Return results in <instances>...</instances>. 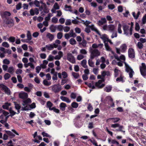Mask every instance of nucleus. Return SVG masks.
Here are the masks:
<instances>
[{"label":"nucleus","mask_w":146,"mask_h":146,"mask_svg":"<svg viewBox=\"0 0 146 146\" xmlns=\"http://www.w3.org/2000/svg\"><path fill=\"white\" fill-rule=\"evenodd\" d=\"M23 105L25 106L24 107H22V110H30L31 109L30 106L28 104L31 102V100L29 98H28L27 100H24L23 101Z\"/></svg>","instance_id":"nucleus-1"},{"label":"nucleus","mask_w":146,"mask_h":146,"mask_svg":"<svg viewBox=\"0 0 146 146\" xmlns=\"http://www.w3.org/2000/svg\"><path fill=\"white\" fill-rule=\"evenodd\" d=\"M51 87L52 91L56 94L59 92L62 89V87L59 84H54L51 86Z\"/></svg>","instance_id":"nucleus-2"},{"label":"nucleus","mask_w":146,"mask_h":146,"mask_svg":"<svg viewBox=\"0 0 146 146\" xmlns=\"http://www.w3.org/2000/svg\"><path fill=\"white\" fill-rule=\"evenodd\" d=\"M141 66L140 67V70L141 74L144 78L146 76V66L145 63L141 64Z\"/></svg>","instance_id":"nucleus-3"},{"label":"nucleus","mask_w":146,"mask_h":146,"mask_svg":"<svg viewBox=\"0 0 146 146\" xmlns=\"http://www.w3.org/2000/svg\"><path fill=\"white\" fill-rule=\"evenodd\" d=\"M100 54V52L98 50L94 49L91 52L90 58L92 59H93L95 57L98 56Z\"/></svg>","instance_id":"nucleus-4"},{"label":"nucleus","mask_w":146,"mask_h":146,"mask_svg":"<svg viewBox=\"0 0 146 146\" xmlns=\"http://www.w3.org/2000/svg\"><path fill=\"white\" fill-rule=\"evenodd\" d=\"M67 59L69 61L72 63H74L75 62L74 57L71 53L67 54Z\"/></svg>","instance_id":"nucleus-5"},{"label":"nucleus","mask_w":146,"mask_h":146,"mask_svg":"<svg viewBox=\"0 0 146 146\" xmlns=\"http://www.w3.org/2000/svg\"><path fill=\"white\" fill-rule=\"evenodd\" d=\"M129 57L131 59L135 57V52L134 50L131 48L129 49L128 51Z\"/></svg>","instance_id":"nucleus-6"},{"label":"nucleus","mask_w":146,"mask_h":146,"mask_svg":"<svg viewBox=\"0 0 146 146\" xmlns=\"http://www.w3.org/2000/svg\"><path fill=\"white\" fill-rule=\"evenodd\" d=\"M0 88L4 90L5 93L7 95H10L11 92L9 88L3 84H0Z\"/></svg>","instance_id":"nucleus-7"},{"label":"nucleus","mask_w":146,"mask_h":146,"mask_svg":"<svg viewBox=\"0 0 146 146\" xmlns=\"http://www.w3.org/2000/svg\"><path fill=\"white\" fill-rule=\"evenodd\" d=\"M39 9L41 11H43L45 13H47L49 12V10L46 4H43V6L40 7Z\"/></svg>","instance_id":"nucleus-8"},{"label":"nucleus","mask_w":146,"mask_h":146,"mask_svg":"<svg viewBox=\"0 0 146 146\" xmlns=\"http://www.w3.org/2000/svg\"><path fill=\"white\" fill-rule=\"evenodd\" d=\"M129 27L126 24H124L123 26L124 33L127 35L129 34Z\"/></svg>","instance_id":"nucleus-9"},{"label":"nucleus","mask_w":146,"mask_h":146,"mask_svg":"<svg viewBox=\"0 0 146 146\" xmlns=\"http://www.w3.org/2000/svg\"><path fill=\"white\" fill-rule=\"evenodd\" d=\"M19 97L20 98L23 99H25L28 97V94L25 92H22L19 94Z\"/></svg>","instance_id":"nucleus-10"},{"label":"nucleus","mask_w":146,"mask_h":146,"mask_svg":"<svg viewBox=\"0 0 146 146\" xmlns=\"http://www.w3.org/2000/svg\"><path fill=\"white\" fill-rule=\"evenodd\" d=\"M107 21L105 18H102L101 19V20H99L98 21V24L99 26L103 25Z\"/></svg>","instance_id":"nucleus-11"},{"label":"nucleus","mask_w":146,"mask_h":146,"mask_svg":"<svg viewBox=\"0 0 146 146\" xmlns=\"http://www.w3.org/2000/svg\"><path fill=\"white\" fill-rule=\"evenodd\" d=\"M115 26L113 25H110L108 26V30L111 32H113L115 29Z\"/></svg>","instance_id":"nucleus-12"},{"label":"nucleus","mask_w":146,"mask_h":146,"mask_svg":"<svg viewBox=\"0 0 146 146\" xmlns=\"http://www.w3.org/2000/svg\"><path fill=\"white\" fill-rule=\"evenodd\" d=\"M59 106L60 110L62 111H64L66 107V104L62 102L60 103Z\"/></svg>","instance_id":"nucleus-13"},{"label":"nucleus","mask_w":146,"mask_h":146,"mask_svg":"<svg viewBox=\"0 0 146 146\" xmlns=\"http://www.w3.org/2000/svg\"><path fill=\"white\" fill-rule=\"evenodd\" d=\"M121 51L122 52H125L127 49V46L125 44H123L121 46Z\"/></svg>","instance_id":"nucleus-14"},{"label":"nucleus","mask_w":146,"mask_h":146,"mask_svg":"<svg viewBox=\"0 0 146 146\" xmlns=\"http://www.w3.org/2000/svg\"><path fill=\"white\" fill-rule=\"evenodd\" d=\"M108 120H111L112 121L113 123H115L118 122L120 120V119L119 118L117 117H113L110 118L108 119L107 120V121Z\"/></svg>","instance_id":"nucleus-15"},{"label":"nucleus","mask_w":146,"mask_h":146,"mask_svg":"<svg viewBox=\"0 0 146 146\" xmlns=\"http://www.w3.org/2000/svg\"><path fill=\"white\" fill-rule=\"evenodd\" d=\"M6 23L9 25V26L10 27H12L14 25V21L12 19L6 21Z\"/></svg>","instance_id":"nucleus-16"},{"label":"nucleus","mask_w":146,"mask_h":146,"mask_svg":"<svg viewBox=\"0 0 146 146\" xmlns=\"http://www.w3.org/2000/svg\"><path fill=\"white\" fill-rule=\"evenodd\" d=\"M60 98L62 101L66 102L68 103H69L71 102V101L68 98L66 97L61 96L60 97Z\"/></svg>","instance_id":"nucleus-17"},{"label":"nucleus","mask_w":146,"mask_h":146,"mask_svg":"<svg viewBox=\"0 0 146 146\" xmlns=\"http://www.w3.org/2000/svg\"><path fill=\"white\" fill-rule=\"evenodd\" d=\"M24 66L26 68H27L29 66L32 69H34L35 68L34 66L31 63H25L24 64Z\"/></svg>","instance_id":"nucleus-18"},{"label":"nucleus","mask_w":146,"mask_h":146,"mask_svg":"<svg viewBox=\"0 0 146 146\" xmlns=\"http://www.w3.org/2000/svg\"><path fill=\"white\" fill-rule=\"evenodd\" d=\"M88 27L91 29L92 30L95 31L99 35H100L99 31L95 28L94 25H92V26L89 25Z\"/></svg>","instance_id":"nucleus-19"},{"label":"nucleus","mask_w":146,"mask_h":146,"mask_svg":"<svg viewBox=\"0 0 146 146\" xmlns=\"http://www.w3.org/2000/svg\"><path fill=\"white\" fill-rule=\"evenodd\" d=\"M11 104L9 103H6L5 104L3 105V108L5 109L8 110L9 108V107L10 106Z\"/></svg>","instance_id":"nucleus-20"},{"label":"nucleus","mask_w":146,"mask_h":146,"mask_svg":"<svg viewBox=\"0 0 146 146\" xmlns=\"http://www.w3.org/2000/svg\"><path fill=\"white\" fill-rule=\"evenodd\" d=\"M87 61L86 60H83L81 62V65L85 68H87L88 66L86 65Z\"/></svg>","instance_id":"nucleus-21"},{"label":"nucleus","mask_w":146,"mask_h":146,"mask_svg":"<svg viewBox=\"0 0 146 146\" xmlns=\"http://www.w3.org/2000/svg\"><path fill=\"white\" fill-rule=\"evenodd\" d=\"M53 104L50 101H48L47 102L46 104V107L47 108H48L49 110H51V107L53 106Z\"/></svg>","instance_id":"nucleus-22"},{"label":"nucleus","mask_w":146,"mask_h":146,"mask_svg":"<svg viewBox=\"0 0 146 146\" xmlns=\"http://www.w3.org/2000/svg\"><path fill=\"white\" fill-rule=\"evenodd\" d=\"M14 70L13 67L12 66H10L8 68L7 72L11 74H13L14 72Z\"/></svg>","instance_id":"nucleus-23"},{"label":"nucleus","mask_w":146,"mask_h":146,"mask_svg":"<svg viewBox=\"0 0 146 146\" xmlns=\"http://www.w3.org/2000/svg\"><path fill=\"white\" fill-rule=\"evenodd\" d=\"M46 37L49 39L50 41H52L54 38V35L50 33H48L47 34Z\"/></svg>","instance_id":"nucleus-24"},{"label":"nucleus","mask_w":146,"mask_h":146,"mask_svg":"<svg viewBox=\"0 0 146 146\" xmlns=\"http://www.w3.org/2000/svg\"><path fill=\"white\" fill-rule=\"evenodd\" d=\"M14 104L15 105V109L17 110L18 111V113L17 114H19L20 113L19 110L21 108V107L19 104L15 102H14Z\"/></svg>","instance_id":"nucleus-25"},{"label":"nucleus","mask_w":146,"mask_h":146,"mask_svg":"<svg viewBox=\"0 0 146 146\" xmlns=\"http://www.w3.org/2000/svg\"><path fill=\"white\" fill-rule=\"evenodd\" d=\"M11 13L10 12L8 11H5L3 13V17L6 18L7 17L11 16Z\"/></svg>","instance_id":"nucleus-26"},{"label":"nucleus","mask_w":146,"mask_h":146,"mask_svg":"<svg viewBox=\"0 0 146 146\" xmlns=\"http://www.w3.org/2000/svg\"><path fill=\"white\" fill-rule=\"evenodd\" d=\"M45 48H46L48 50H51L54 48V47L53 45L52 44H49L46 45Z\"/></svg>","instance_id":"nucleus-27"},{"label":"nucleus","mask_w":146,"mask_h":146,"mask_svg":"<svg viewBox=\"0 0 146 146\" xmlns=\"http://www.w3.org/2000/svg\"><path fill=\"white\" fill-rule=\"evenodd\" d=\"M6 133L11 138H13L15 137V135L10 131H6Z\"/></svg>","instance_id":"nucleus-28"},{"label":"nucleus","mask_w":146,"mask_h":146,"mask_svg":"<svg viewBox=\"0 0 146 146\" xmlns=\"http://www.w3.org/2000/svg\"><path fill=\"white\" fill-rule=\"evenodd\" d=\"M43 84L45 86H49L51 84V83L50 82H48L47 80L44 79L43 81Z\"/></svg>","instance_id":"nucleus-29"},{"label":"nucleus","mask_w":146,"mask_h":146,"mask_svg":"<svg viewBox=\"0 0 146 146\" xmlns=\"http://www.w3.org/2000/svg\"><path fill=\"white\" fill-rule=\"evenodd\" d=\"M101 38L104 41V42L107 41L108 39L106 37V35L105 34L102 35L101 37Z\"/></svg>","instance_id":"nucleus-30"},{"label":"nucleus","mask_w":146,"mask_h":146,"mask_svg":"<svg viewBox=\"0 0 146 146\" xmlns=\"http://www.w3.org/2000/svg\"><path fill=\"white\" fill-rule=\"evenodd\" d=\"M70 44L71 45H74L76 44V42L74 38H71L69 40Z\"/></svg>","instance_id":"nucleus-31"},{"label":"nucleus","mask_w":146,"mask_h":146,"mask_svg":"<svg viewBox=\"0 0 146 146\" xmlns=\"http://www.w3.org/2000/svg\"><path fill=\"white\" fill-rule=\"evenodd\" d=\"M56 28V26L52 25L50 27V29L52 32H54Z\"/></svg>","instance_id":"nucleus-32"},{"label":"nucleus","mask_w":146,"mask_h":146,"mask_svg":"<svg viewBox=\"0 0 146 146\" xmlns=\"http://www.w3.org/2000/svg\"><path fill=\"white\" fill-rule=\"evenodd\" d=\"M112 87L111 86H108L106 87L104 89V91L106 92H109L111 91Z\"/></svg>","instance_id":"nucleus-33"},{"label":"nucleus","mask_w":146,"mask_h":146,"mask_svg":"<svg viewBox=\"0 0 146 146\" xmlns=\"http://www.w3.org/2000/svg\"><path fill=\"white\" fill-rule=\"evenodd\" d=\"M125 64L126 66V72H129V71H130L131 70H132L126 62H125Z\"/></svg>","instance_id":"nucleus-34"},{"label":"nucleus","mask_w":146,"mask_h":146,"mask_svg":"<svg viewBox=\"0 0 146 146\" xmlns=\"http://www.w3.org/2000/svg\"><path fill=\"white\" fill-rule=\"evenodd\" d=\"M120 72V71L117 69V68H115V69H114V77H117V76H118V74H119V72Z\"/></svg>","instance_id":"nucleus-35"},{"label":"nucleus","mask_w":146,"mask_h":146,"mask_svg":"<svg viewBox=\"0 0 146 146\" xmlns=\"http://www.w3.org/2000/svg\"><path fill=\"white\" fill-rule=\"evenodd\" d=\"M95 86L96 87H98V88H103L105 86V84H102L100 85V84L99 83H97L96 82L95 84Z\"/></svg>","instance_id":"nucleus-36"},{"label":"nucleus","mask_w":146,"mask_h":146,"mask_svg":"<svg viewBox=\"0 0 146 146\" xmlns=\"http://www.w3.org/2000/svg\"><path fill=\"white\" fill-rule=\"evenodd\" d=\"M71 106L73 108H77L78 106V104L76 102H73L71 104Z\"/></svg>","instance_id":"nucleus-37"},{"label":"nucleus","mask_w":146,"mask_h":146,"mask_svg":"<svg viewBox=\"0 0 146 146\" xmlns=\"http://www.w3.org/2000/svg\"><path fill=\"white\" fill-rule=\"evenodd\" d=\"M27 37L28 40H31V34L29 31H27Z\"/></svg>","instance_id":"nucleus-38"},{"label":"nucleus","mask_w":146,"mask_h":146,"mask_svg":"<svg viewBox=\"0 0 146 146\" xmlns=\"http://www.w3.org/2000/svg\"><path fill=\"white\" fill-rule=\"evenodd\" d=\"M65 8H68L69 9H66V11H69L71 12H72V10L71 9L72 7L70 6H68L66 5L65 6Z\"/></svg>","instance_id":"nucleus-39"},{"label":"nucleus","mask_w":146,"mask_h":146,"mask_svg":"<svg viewBox=\"0 0 146 146\" xmlns=\"http://www.w3.org/2000/svg\"><path fill=\"white\" fill-rule=\"evenodd\" d=\"M121 24L120 23H119L118 24L117 31L118 33L119 34H121L122 33V31L121 29Z\"/></svg>","instance_id":"nucleus-40"},{"label":"nucleus","mask_w":146,"mask_h":146,"mask_svg":"<svg viewBox=\"0 0 146 146\" xmlns=\"http://www.w3.org/2000/svg\"><path fill=\"white\" fill-rule=\"evenodd\" d=\"M72 74L74 78L76 79L78 78L79 76V75L78 73H76L74 72H72Z\"/></svg>","instance_id":"nucleus-41"},{"label":"nucleus","mask_w":146,"mask_h":146,"mask_svg":"<svg viewBox=\"0 0 146 146\" xmlns=\"http://www.w3.org/2000/svg\"><path fill=\"white\" fill-rule=\"evenodd\" d=\"M63 26L60 25L56 26V28L57 29L60 31H62V30L63 29Z\"/></svg>","instance_id":"nucleus-42"},{"label":"nucleus","mask_w":146,"mask_h":146,"mask_svg":"<svg viewBox=\"0 0 146 146\" xmlns=\"http://www.w3.org/2000/svg\"><path fill=\"white\" fill-rule=\"evenodd\" d=\"M15 38L13 36H11L9 38L8 40L11 42H14L15 41Z\"/></svg>","instance_id":"nucleus-43"},{"label":"nucleus","mask_w":146,"mask_h":146,"mask_svg":"<svg viewBox=\"0 0 146 146\" xmlns=\"http://www.w3.org/2000/svg\"><path fill=\"white\" fill-rule=\"evenodd\" d=\"M116 81H119L120 82H123V78L122 77V75H121L119 77L117 78L116 79Z\"/></svg>","instance_id":"nucleus-44"},{"label":"nucleus","mask_w":146,"mask_h":146,"mask_svg":"<svg viewBox=\"0 0 146 146\" xmlns=\"http://www.w3.org/2000/svg\"><path fill=\"white\" fill-rule=\"evenodd\" d=\"M3 63L5 64L9 65L10 63V61L8 59H5L3 60Z\"/></svg>","instance_id":"nucleus-45"},{"label":"nucleus","mask_w":146,"mask_h":146,"mask_svg":"<svg viewBox=\"0 0 146 146\" xmlns=\"http://www.w3.org/2000/svg\"><path fill=\"white\" fill-rule=\"evenodd\" d=\"M29 5L31 6H33L35 5V7H36V0H35L34 2H31L29 3Z\"/></svg>","instance_id":"nucleus-46"},{"label":"nucleus","mask_w":146,"mask_h":146,"mask_svg":"<svg viewBox=\"0 0 146 146\" xmlns=\"http://www.w3.org/2000/svg\"><path fill=\"white\" fill-rule=\"evenodd\" d=\"M109 102H110L112 104L110 105V106L111 107H113L114 106V103L113 102V99L110 97V99L109 100Z\"/></svg>","instance_id":"nucleus-47"},{"label":"nucleus","mask_w":146,"mask_h":146,"mask_svg":"<svg viewBox=\"0 0 146 146\" xmlns=\"http://www.w3.org/2000/svg\"><path fill=\"white\" fill-rule=\"evenodd\" d=\"M86 44L87 41L85 40H83L82 42H79V44L82 45L84 47L86 46Z\"/></svg>","instance_id":"nucleus-48"},{"label":"nucleus","mask_w":146,"mask_h":146,"mask_svg":"<svg viewBox=\"0 0 146 146\" xmlns=\"http://www.w3.org/2000/svg\"><path fill=\"white\" fill-rule=\"evenodd\" d=\"M52 79L54 81L57 80V72H56L53 74V76L52 77Z\"/></svg>","instance_id":"nucleus-49"},{"label":"nucleus","mask_w":146,"mask_h":146,"mask_svg":"<svg viewBox=\"0 0 146 146\" xmlns=\"http://www.w3.org/2000/svg\"><path fill=\"white\" fill-rule=\"evenodd\" d=\"M2 46L6 48H8L9 47V45L8 43L6 42H3L2 44Z\"/></svg>","instance_id":"nucleus-50"},{"label":"nucleus","mask_w":146,"mask_h":146,"mask_svg":"<svg viewBox=\"0 0 146 146\" xmlns=\"http://www.w3.org/2000/svg\"><path fill=\"white\" fill-rule=\"evenodd\" d=\"M119 129H117V131H120L122 132H125V131H123L122 130V129L123 128V127L122 125H119Z\"/></svg>","instance_id":"nucleus-51"},{"label":"nucleus","mask_w":146,"mask_h":146,"mask_svg":"<svg viewBox=\"0 0 146 146\" xmlns=\"http://www.w3.org/2000/svg\"><path fill=\"white\" fill-rule=\"evenodd\" d=\"M51 110H53L54 112L57 113H59L60 112L59 110L56 108L55 107H53L52 108Z\"/></svg>","instance_id":"nucleus-52"},{"label":"nucleus","mask_w":146,"mask_h":146,"mask_svg":"<svg viewBox=\"0 0 146 146\" xmlns=\"http://www.w3.org/2000/svg\"><path fill=\"white\" fill-rule=\"evenodd\" d=\"M58 21V19L57 18L55 17H53L52 19V23H56Z\"/></svg>","instance_id":"nucleus-53"},{"label":"nucleus","mask_w":146,"mask_h":146,"mask_svg":"<svg viewBox=\"0 0 146 146\" xmlns=\"http://www.w3.org/2000/svg\"><path fill=\"white\" fill-rule=\"evenodd\" d=\"M87 108L90 111H92L93 109L92 106L91 105L90 103L88 104Z\"/></svg>","instance_id":"nucleus-54"},{"label":"nucleus","mask_w":146,"mask_h":146,"mask_svg":"<svg viewBox=\"0 0 146 146\" xmlns=\"http://www.w3.org/2000/svg\"><path fill=\"white\" fill-rule=\"evenodd\" d=\"M62 74L63 76V78H66L68 77L67 74L65 71L63 72L62 73Z\"/></svg>","instance_id":"nucleus-55"},{"label":"nucleus","mask_w":146,"mask_h":146,"mask_svg":"<svg viewBox=\"0 0 146 146\" xmlns=\"http://www.w3.org/2000/svg\"><path fill=\"white\" fill-rule=\"evenodd\" d=\"M119 123H115L112 124L111 125V127L113 128H116L119 127Z\"/></svg>","instance_id":"nucleus-56"},{"label":"nucleus","mask_w":146,"mask_h":146,"mask_svg":"<svg viewBox=\"0 0 146 146\" xmlns=\"http://www.w3.org/2000/svg\"><path fill=\"white\" fill-rule=\"evenodd\" d=\"M4 77L5 80H7L10 77V75L9 74L7 73L5 74Z\"/></svg>","instance_id":"nucleus-57"},{"label":"nucleus","mask_w":146,"mask_h":146,"mask_svg":"<svg viewBox=\"0 0 146 146\" xmlns=\"http://www.w3.org/2000/svg\"><path fill=\"white\" fill-rule=\"evenodd\" d=\"M2 112L3 114L6 117V119H7L8 117L9 116V113L8 112H7L4 110Z\"/></svg>","instance_id":"nucleus-58"},{"label":"nucleus","mask_w":146,"mask_h":146,"mask_svg":"<svg viewBox=\"0 0 146 146\" xmlns=\"http://www.w3.org/2000/svg\"><path fill=\"white\" fill-rule=\"evenodd\" d=\"M62 33L61 32L58 33L57 34V37L58 39H61L62 37Z\"/></svg>","instance_id":"nucleus-59"},{"label":"nucleus","mask_w":146,"mask_h":146,"mask_svg":"<svg viewBox=\"0 0 146 146\" xmlns=\"http://www.w3.org/2000/svg\"><path fill=\"white\" fill-rule=\"evenodd\" d=\"M70 27L68 26L64 27H63V29L65 32H68L70 30Z\"/></svg>","instance_id":"nucleus-60"},{"label":"nucleus","mask_w":146,"mask_h":146,"mask_svg":"<svg viewBox=\"0 0 146 146\" xmlns=\"http://www.w3.org/2000/svg\"><path fill=\"white\" fill-rule=\"evenodd\" d=\"M117 33L116 31H115V32H114L113 33L112 35L111 36V38H113L114 37H116L117 36Z\"/></svg>","instance_id":"nucleus-61"},{"label":"nucleus","mask_w":146,"mask_h":146,"mask_svg":"<svg viewBox=\"0 0 146 146\" xmlns=\"http://www.w3.org/2000/svg\"><path fill=\"white\" fill-rule=\"evenodd\" d=\"M9 111L12 116L15 115L16 113V112L13 111L11 108L9 109Z\"/></svg>","instance_id":"nucleus-62"},{"label":"nucleus","mask_w":146,"mask_h":146,"mask_svg":"<svg viewBox=\"0 0 146 146\" xmlns=\"http://www.w3.org/2000/svg\"><path fill=\"white\" fill-rule=\"evenodd\" d=\"M53 7L54 9H58L60 8L58 4L57 3H55Z\"/></svg>","instance_id":"nucleus-63"},{"label":"nucleus","mask_w":146,"mask_h":146,"mask_svg":"<svg viewBox=\"0 0 146 146\" xmlns=\"http://www.w3.org/2000/svg\"><path fill=\"white\" fill-rule=\"evenodd\" d=\"M76 94L74 92H72L71 93L70 95V97L74 99L76 98Z\"/></svg>","instance_id":"nucleus-64"}]
</instances>
